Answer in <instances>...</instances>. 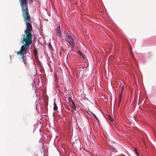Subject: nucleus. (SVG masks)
Returning a JSON list of instances; mask_svg holds the SVG:
<instances>
[{"instance_id": "obj_2", "label": "nucleus", "mask_w": 156, "mask_h": 156, "mask_svg": "<svg viewBox=\"0 0 156 156\" xmlns=\"http://www.w3.org/2000/svg\"><path fill=\"white\" fill-rule=\"evenodd\" d=\"M19 2L26 26H32L30 17L28 12L27 0H19Z\"/></svg>"}, {"instance_id": "obj_10", "label": "nucleus", "mask_w": 156, "mask_h": 156, "mask_svg": "<svg viewBox=\"0 0 156 156\" xmlns=\"http://www.w3.org/2000/svg\"><path fill=\"white\" fill-rule=\"evenodd\" d=\"M34 55L35 56L37 55V51L36 49H34Z\"/></svg>"}, {"instance_id": "obj_6", "label": "nucleus", "mask_w": 156, "mask_h": 156, "mask_svg": "<svg viewBox=\"0 0 156 156\" xmlns=\"http://www.w3.org/2000/svg\"><path fill=\"white\" fill-rule=\"evenodd\" d=\"M60 26H59V27H58V28H57V31H58V32H57V34H58V35L59 37H60V35H61V31L60 30Z\"/></svg>"}, {"instance_id": "obj_8", "label": "nucleus", "mask_w": 156, "mask_h": 156, "mask_svg": "<svg viewBox=\"0 0 156 156\" xmlns=\"http://www.w3.org/2000/svg\"><path fill=\"white\" fill-rule=\"evenodd\" d=\"M72 108L74 110H76V106H75L74 102L73 101H72Z\"/></svg>"}, {"instance_id": "obj_12", "label": "nucleus", "mask_w": 156, "mask_h": 156, "mask_svg": "<svg viewBox=\"0 0 156 156\" xmlns=\"http://www.w3.org/2000/svg\"><path fill=\"white\" fill-rule=\"evenodd\" d=\"M94 115V116L95 117V118L97 119V120L98 121H99V120L98 119V118L97 117V116L95 115Z\"/></svg>"}, {"instance_id": "obj_11", "label": "nucleus", "mask_w": 156, "mask_h": 156, "mask_svg": "<svg viewBox=\"0 0 156 156\" xmlns=\"http://www.w3.org/2000/svg\"><path fill=\"white\" fill-rule=\"evenodd\" d=\"M136 154L138 156H139V153L137 152V151H135Z\"/></svg>"}, {"instance_id": "obj_14", "label": "nucleus", "mask_w": 156, "mask_h": 156, "mask_svg": "<svg viewBox=\"0 0 156 156\" xmlns=\"http://www.w3.org/2000/svg\"><path fill=\"white\" fill-rule=\"evenodd\" d=\"M110 120H111V121H112V120H113L111 118V117H110Z\"/></svg>"}, {"instance_id": "obj_5", "label": "nucleus", "mask_w": 156, "mask_h": 156, "mask_svg": "<svg viewBox=\"0 0 156 156\" xmlns=\"http://www.w3.org/2000/svg\"><path fill=\"white\" fill-rule=\"evenodd\" d=\"M77 54H79L80 57V58L83 60V61H85L86 59V57L85 55L83 54L80 51H78L77 52Z\"/></svg>"}, {"instance_id": "obj_1", "label": "nucleus", "mask_w": 156, "mask_h": 156, "mask_svg": "<svg viewBox=\"0 0 156 156\" xmlns=\"http://www.w3.org/2000/svg\"><path fill=\"white\" fill-rule=\"evenodd\" d=\"M26 30L24 31V34H23V40L22 42L24 44L22 45L20 49L17 52V54L21 56V58L23 62L25 64L26 56L24 54L26 53L27 52L28 46L29 45L32 44L33 42V36L32 34V31H33L32 26H26Z\"/></svg>"}, {"instance_id": "obj_9", "label": "nucleus", "mask_w": 156, "mask_h": 156, "mask_svg": "<svg viewBox=\"0 0 156 156\" xmlns=\"http://www.w3.org/2000/svg\"><path fill=\"white\" fill-rule=\"evenodd\" d=\"M68 101L69 102H70V103H71L72 104H71L72 105V102L73 101V100L70 97H69L68 98Z\"/></svg>"}, {"instance_id": "obj_13", "label": "nucleus", "mask_w": 156, "mask_h": 156, "mask_svg": "<svg viewBox=\"0 0 156 156\" xmlns=\"http://www.w3.org/2000/svg\"><path fill=\"white\" fill-rule=\"evenodd\" d=\"M134 151H137V149H136V148H134Z\"/></svg>"}, {"instance_id": "obj_3", "label": "nucleus", "mask_w": 156, "mask_h": 156, "mask_svg": "<svg viewBox=\"0 0 156 156\" xmlns=\"http://www.w3.org/2000/svg\"><path fill=\"white\" fill-rule=\"evenodd\" d=\"M65 39L69 43L70 47L73 48L75 46V42L71 36L67 33L65 34Z\"/></svg>"}, {"instance_id": "obj_15", "label": "nucleus", "mask_w": 156, "mask_h": 156, "mask_svg": "<svg viewBox=\"0 0 156 156\" xmlns=\"http://www.w3.org/2000/svg\"><path fill=\"white\" fill-rule=\"evenodd\" d=\"M37 106H36V108L37 109Z\"/></svg>"}, {"instance_id": "obj_4", "label": "nucleus", "mask_w": 156, "mask_h": 156, "mask_svg": "<svg viewBox=\"0 0 156 156\" xmlns=\"http://www.w3.org/2000/svg\"><path fill=\"white\" fill-rule=\"evenodd\" d=\"M121 87V91L119 92L118 107H119V104H120V102H121V100L122 99V92L123 91V88H124V87L123 85H122Z\"/></svg>"}, {"instance_id": "obj_7", "label": "nucleus", "mask_w": 156, "mask_h": 156, "mask_svg": "<svg viewBox=\"0 0 156 156\" xmlns=\"http://www.w3.org/2000/svg\"><path fill=\"white\" fill-rule=\"evenodd\" d=\"M54 107L53 108L54 110L56 111V110H58V107H57L56 104H55V102H54Z\"/></svg>"}]
</instances>
